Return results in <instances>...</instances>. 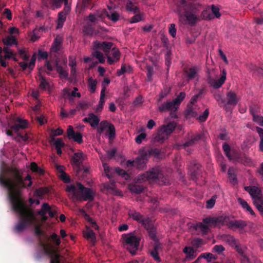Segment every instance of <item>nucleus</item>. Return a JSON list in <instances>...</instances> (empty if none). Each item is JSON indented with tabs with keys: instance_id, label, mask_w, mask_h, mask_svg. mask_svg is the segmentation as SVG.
Wrapping results in <instances>:
<instances>
[{
	"instance_id": "338daca9",
	"label": "nucleus",
	"mask_w": 263,
	"mask_h": 263,
	"mask_svg": "<svg viewBox=\"0 0 263 263\" xmlns=\"http://www.w3.org/2000/svg\"><path fill=\"white\" fill-rule=\"evenodd\" d=\"M111 52L112 55L116 61H118L120 59V52L117 48L113 47L111 49Z\"/></svg>"
},
{
	"instance_id": "e433bc0d",
	"label": "nucleus",
	"mask_w": 263,
	"mask_h": 263,
	"mask_svg": "<svg viewBox=\"0 0 263 263\" xmlns=\"http://www.w3.org/2000/svg\"><path fill=\"white\" fill-rule=\"evenodd\" d=\"M167 136V135H166L165 133H162L161 132V129H160L157 135L154 137V141L160 143H163L166 138Z\"/></svg>"
},
{
	"instance_id": "49530a36",
	"label": "nucleus",
	"mask_w": 263,
	"mask_h": 263,
	"mask_svg": "<svg viewBox=\"0 0 263 263\" xmlns=\"http://www.w3.org/2000/svg\"><path fill=\"white\" fill-rule=\"evenodd\" d=\"M64 3L65 4L68 3V0H51L50 3L52 5V6L59 8H60L62 5V4Z\"/></svg>"
},
{
	"instance_id": "bb28decb",
	"label": "nucleus",
	"mask_w": 263,
	"mask_h": 263,
	"mask_svg": "<svg viewBox=\"0 0 263 263\" xmlns=\"http://www.w3.org/2000/svg\"><path fill=\"white\" fill-rule=\"evenodd\" d=\"M206 224L203 222H198L195 226L196 230H199L202 233V235H206L210 230L209 227L206 225Z\"/></svg>"
},
{
	"instance_id": "393cba45",
	"label": "nucleus",
	"mask_w": 263,
	"mask_h": 263,
	"mask_svg": "<svg viewBox=\"0 0 263 263\" xmlns=\"http://www.w3.org/2000/svg\"><path fill=\"white\" fill-rule=\"evenodd\" d=\"M191 167V175L193 179H195L198 175V171L199 170L201 165L196 161H193L191 162L190 166Z\"/></svg>"
},
{
	"instance_id": "052dcab7",
	"label": "nucleus",
	"mask_w": 263,
	"mask_h": 263,
	"mask_svg": "<svg viewBox=\"0 0 263 263\" xmlns=\"http://www.w3.org/2000/svg\"><path fill=\"white\" fill-rule=\"evenodd\" d=\"M115 172L119 176H121L123 177H124L125 179H126L127 177H128V175L126 173L125 171H124L123 169L120 168V167H116L115 168Z\"/></svg>"
},
{
	"instance_id": "473e14b6",
	"label": "nucleus",
	"mask_w": 263,
	"mask_h": 263,
	"mask_svg": "<svg viewBox=\"0 0 263 263\" xmlns=\"http://www.w3.org/2000/svg\"><path fill=\"white\" fill-rule=\"evenodd\" d=\"M91 55L93 57L97 58L100 63L103 64L105 62V58L103 53L98 51V49H95L93 48V51L92 52Z\"/></svg>"
},
{
	"instance_id": "5fc2aeb1",
	"label": "nucleus",
	"mask_w": 263,
	"mask_h": 263,
	"mask_svg": "<svg viewBox=\"0 0 263 263\" xmlns=\"http://www.w3.org/2000/svg\"><path fill=\"white\" fill-rule=\"evenodd\" d=\"M3 52L5 53V59H10L14 56V53L7 47L3 48Z\"/></svg>"
},
{
	"instance_id": "4d7b16f0",
	"label": "nucleus",
	"mask_w": 263,
	"mask_h": 263,
	"mask_svg": "<svg viewBox=\"0 0 263 263\" xmlns=\"http://www.w3.org/2000/svg\"><path fill=\"white\" fill-rule=\"evenodd\" d=\"M49 86V83L46 80V79L40 76V87L42 89H45L47 86Z\"/></svg>"
},
{
	"instance_id": "ea45409f",
	"label": "nucleus",
	"mask_w": 263,
	"mask_h": 263,
	"mask_svg": "<svg viewBox=\"0 0 263 263\" xmlns=\"http://www.w3.org/2000/svg\"><path fill=\"white\" fill-rule=\"evenodd\" d=\"M222 149L226 156L228 158V159L230 160H233V158L230 153L231 147L230 145L228 143H224L223 144Z\"/></svg>"
},
{
	"instance_id": "72a5a7b5",
	"label": "nucleus",
	"mask_w": 263,
	"mask_h": 263,
	"mask_svg": "<svg viewBox=\"0 0 263 263\" xmlns=\"http://www.w3.org/2000/svg\"><path fill=\"white\" fill-rule=\"evenodd\" d=\"M159 248V245L156 244L153 250L151 252V256L154 258V259L157 261V262H160L161 259L158 254V249Z\"/></svg>"
},
{
	"instance_id": "a18cd8bd",
	"label": "nucleus",
	"mask_w": 263,
	"mask_h": 263,
	"mask_svg": "<svg viewBox=\"0 0 263 263\" xmlns=\"http://www.w3.org/2000/svg\"><path fill=\"white\" fill-rule=\"evenodd\" d=\"M104 188L109 192H116V193L117 192V191L115 188V183L114 182L104 184Z\"/></svg>"
},
{
	"instance_id": "0e129e2a",
	"label": "nucleus",
	"mask_w": 263,
	"mask_h": 263,
	"mask_svg": "<svg viewBox=\"0 0 263 263\" xmlns=\"http://www.w3.org/2000/svg\"><path fill=\"white\" fill-rule=\"evenodd\" d=\"M249 69L251 71L253 72L254 73H256L257 74L262 73V69L258 67H257L255 65L251 64L249 66Z\"/></svg>"
},
{
	"instance_id": "8fccbe9b",
	"label": "nucleus",
	"mask_w": 263,
	"mask_h": 263,
	"mask_svg": "<svg viewBox=\"0 0 263 263\" xmlns=\"http://www.w3.org/2000/svg\"><path fill=\"white\" fill-rule=\"evenodd\" d=\"M256 208L263 215V198L260 199H257L253 202Z\"/></svg>"
},
{
	"instance_id": "bf43d9fd",
	"label": "nucleus",
	"mask_w": 263,
	"mask_h": 263,
	"mask_svg": "<svg viewBox=\"0 0 263 263\" xmlns=\"http://www.w3.org/2000/svg\"><path fill=\"white\" fill-rule=\"evenodd\" d=\"M51 141H54V146L55 148H62L65 145V144L62 139L58 138L56 140L54 138H52Z\"/></svg>"
},
{
	"instance_id": "1a4fd4ad",
	"label": "nucleus",
	"mask_w": 263,
	"mask_h": 263,
	"mask_svg": "<svg viewBox=\"0 0 263 263\" xmlns=\"http://www.w3.org/2000/svg\"><path fill=\"white\" fill-rule=\"evenodd\" d=\"M144 228L147 230L150 238L155 241L157 239V230L154 226L152 220L148 217L147 218V222L143 225Z\"/></svg>"
},
{
	"instance_id": "4be33fe9",
	"label": "nucleus",
	"mask_w": 263,
	"mask_h": 263,
	"mask_svg": "<svg viewBox=\"0 0 263 263\" xmlns=\"http://www.w3.org/2000/svg\"><path fill=\"white\" fill-rule=\"evenodd\" d=\"M247 225V222L242 220H235L229 221L228 228L230 229L238 228L242 229Z\"/></svg>"
},
{
	"instance_id": "a19ab883",
	"label": "nucleus",
	"mask_w": 263,
	"mask_h": 263,
	"mask_svg": "<svg viewBox=\"0 0 263 263\" xmlns=\"http://www.w3.org/2000/svg\"><path fill=\"white\" fill-rule=\"evenodd\" d=\"M49 210L50 206L48 203H44L42 204L41 209L37 212V214L40 216H44L46 215Z\"/></svg>"
},
{
	"instance_id": "6e6552de",
	"label": "nucleus",
	"mask_w": 263,
	"mask_h": 263,
	"mask_svg": "<svg viewBox=\"0 0 263 263\" xmlns=\"http://www.w3.org/2000/svg\"><path fill=\"white\" fill-rule=\"evenodd\" d=\"M227 73L224 70L222 71V74L218 80H215L209 74L207 79L208 84L214 89L220 88L224 83L226 80Z\"/></svg>"
},
{
	"instance_id": "3c124183",
	"label": "nucleus",
	"mask_w": 263,
	"mask_h": 263,
	"mask_svg": "<svg viewBox=\"0 0 263 263\" xmlns=\"http://www.w3.org/2000/svg\"><path fill=\"white\" fill-rule=\"evenodd\" d=\"M30 169L33 172L37 173L40 174H43V171L39 167L35 162H31L30 164Z\"/></svg>"
},
{
	"instance_id": "09e8293b",
	"label": "nucleus",
	"mask_w": 263,
	"mask_h": 263,
	"mask_svg": "<svg viewBox=\"0 0 263 263\" xmlns=\"http://www.w3.org/2000/svg\"><path fill=\"white\" fill-rule=\"evenodd\" d=\"M66 14H65L64 12H60L58 14V27L59 28L61 26V27L63 26L66 17Z\"/></svg>"
},
{
	"instance_id": "58836bf2",
	"label": "nucleus",
	"mask_w": 263,
	"mask_h": 263,
	"mask_svg": "<svg viewBox=\"0 0 263 263\" xmlns=\"http://www.w3.org/2000/svg\"><path fill=\"white\" fill-rule=\"evenodd\" d=\"M84 235L87 239H90L94 241L96 240V234L91 229H87Z\"/></svg>"
},
{
	"instance_id": "4468645a",
	"label": "nucleus",
	"mask_w": 263,
	"mask_h": 263,
	"mask_svg": "<svg viewBox=\"0 0 263 263\" xmlns=\"http://www.w3.org/2000/svg\"><path fill=\"white\" fill-rule=\"evenodd\" d=\"M95 49H102L103 50L106 54H108L110 52L113 44L111 42H100L99 41H96L93 43Z\"/></svg>"
},
{
	"instance_id": "f3484780",
	"label": "nucleus",
	"mask_w": 263,
	"mask_h": 263,
	"mask_svg": "<svg viewBox=\"0 0 263 263\" xmlns=\"http://www.w3.org/2000/svg\"><path fill=\"white\" fill-rule=\"evenodd\" d=\"M28 124V122L26 120H22L18 118L11 128L15 132H17L21 129H24L27 128Z\"/></svg>"
},
{
	"instance_id": "6e6d98bb",
	"label": "nucleus",
	"mask_w": 263,
	"mask_h": 263,
	"mask_svg": "<svg viewBox=\"0 0 263 263\" xmlns=\"http://www.w3.org/2000/svg\"><path fill=\"white\" fill-rule=\"evenodd\" d=\"M50 238L57 246H59L61 242L60 237L55 233H53Z\"/></svg>"
},
{
	"instance_id": "864d4df0",
	"label": "nucleus",
	"mask_w": 263,
	"mask_h": 263,
	"mask_svg": "<svg viewBox=\"0 0 263 263\" xmlns=\"http://www.w3.org/2000/svg\"><path fill=\"white\" fill-rule=\"evenodd\" d=\"M107 17L112 21V22H116L119 20V14L116 12H110L107 14Z\"/></svg>"
},
{
	"instance_id": "c9c22d12",
	"label": "nucleus",
	"mask_w": 263,
	"mask_h": 263,
	"mask_svg": "<svg viewBox=\"0 0 263 263\" xmlns=\"http://www.w3.org/2000/svg\"><path fill=\"white\" fill-rule=\"evenodd\" d=\"M185 97V93L184 92H181L177 96V97L174 99L172 101L176 107H178L180 105V103L183 101Z\"/></svg>"
},
{
	"instance_id": "f257e3e1",
	"label": "nucleus",
	"mask_w": 263,
	"mask_h": 263,
	"mask_svg": "<svg viewBox=\"0 0 263 263\" xmlns=\"http://www.w3.org/2000/svg\"><path fill=\"white\" fill-rule=\"evenodd\" d=\"M22 174V171L13 166L6 167L0 173V184L8 191L12 210L20 216L14 228L15 233L23 231L35 220L33 211L27 206L21 196V190L26 187L24 180L31 181V177L27 175L24 179Z\"/></svg>"
},
{
	"instance_id": "79ce46f5",
	"label": "nucleus",
	"mask_w": 263,
	"mask_h": 263,
	"mask_svg": "<svg viewBox=\"0 0 263 263\" xmlns=\"http://www.w3.org/2000/svg\"><path fill=\"white\" fill-rule=\"evenodd\" d=\"M146 162L142 159L137 158L135 160V166L139 170H142L145 167Z\"/></svg>"
},
{
	"instance_id": "680f3d73",
	"label": "nucleus",
	"mask_w": 263,
	"mask_h": 263,
	"mask_svg": "<svg viewBox=\"0 0 263 263\" xmlns=\"http://www.w3.org/2000/svg\"><path fill=\"white\" fill-rule=\"evenodd\" d=\"M48 189L47 188H39L36 189L35 191V193L39 197H42L44 195L48 193Z\"/></svg>"
},
{
	"instance_id": "c85d7f7f",
	"label": "nucleus",
	"mask_w": 263,
	"mask_h": 263,
	"mask_svg": "<svg viewBox=\"0 0 263 263\" xmlns=\"http://www.w3.org/2000/svg\"><path fill=\"white\" fill-rule=\"evenodd\" d=\"M106 135L107 136L109 140L114 139L116 136V129L114 125L111 123L108 124L107 128Z\"/></svg>"
},
{
	"instance_id": "e2e57ef3",
	"label": "nucleus",
	"mask_w": 263,
	"mask_h": 263,
	"mask_svg": "<svg viewBox=\"0 0 263 263\" xmlns=\"http://www.w3.org/2000/svg\"><path fill=\"white\" fill-rule=\"evenodd\" d=\"M209 110L208 109H206L203 113L200 116H199V117H198V120L200 122H205L208 116H209Z\"/></svg>"
},
{
	"instance_id": "6ab92c4d",
	"label": "nucleus",
	"mask_w": 263,
	"mask_h": 263,
	"mask_svg": "<svg viewBox=\"0 0 263 263\" xmlns=\"http://www.w3.org/2000/svg\"><path fill=\"white\" fill-rule=\"evenodd\" d=\"M63 43V39L60 35L57 36L52 43L50 48V51L53 53H57L61 49Z\"/></svg>"
},
{
	"instance_id": "423d86ee",
	"label": "nucleus",
	"mask_w": 263,
	"mask_h": 263,
	"mask_svg": "<svg viewBox=\"0 0 263 263\" xmlns=\"http://www.w3.org/2000/svg\"><path fill=\"white\" fill-rule=\"evenodd\" d=\"M230 218L225 214H222L217 217H209L203 219V222L205 224L214 225L215 227H220L223 226L229 227Z\"/></svg>"
},
{
	"instance_id": "69168bd1",
	"label": "nucleus",
	"mask_w": 263,
	"mask_h": 263,
	"mask_svg": "<svg viewBox=\"0 0 263 263\" xmlns=\"http://www.w3.org/2000/svg\"><path fill=\"white\" fill-rule=\"evenodd\" d=\"M204 91V88L201 89L200 90L198 93L195 95L191 99L190 103L192 104H194L196 102H197L198 98L200 97V96L203 93Z\"/></svg>"
},
{
	"instance_id": "5701e85b",
	"label": "nucleus",
	"mask_w": 263,
	"mask_h": 263,
	"mask_svg": "<svg viewBox=\"0 0 263 263\" xmlns=\"http://www.w3.org/2000/svg\"><path fill=\"white\" fill-rule=\"evenodd\" d=\"M176 126V123L173 121L169 122L166 125H163L160 129L161 132L168 135L173 133Z\"/></svg>"
},
{
	"instance_id": "7ed1b4c3",
	"label": "nucleus",
	"mask_w": 263,
	"mask_h": 263,
	"mask_svg": "<svg viewBox=\"0 0 263 263\" xmlns=\"http://www.w3.org/2000/svg\"><path fill=\"white\" fill-rule=\"evenodd\" d=\"M146 180L158 182L160 185H167L169 183L167 178L157 168H153L138 176V181L141 182Z\"/></svg>"
},
{
	"instance_id": "f8f14e48",
	"label": "nucleus",
	"mask_w": 263,
	"mask_h": 263,
	"mask_svg": "<svg viewBox=\"0 0 263 263\" xmlns=\"http://www.w3.org/2000/svg\"><path fill=\"white\" fill-rule=\"evenodd\" d=\"M67 136L69 139H73L79 144L83 142V136L80 132L76 133L72 126L69 125L67 130Z\"/></svg>"
},
{
	"instance_id": "2f4dec72",
	"label": "nucleus",
	"mask_w": 263,
	"mask_h": 263,
	"mask_svg": "<svg viewBox=\"0 0 263 263\" xmlns=\"http://www.w3.org/2000/svg\"><path fill=\"white\" fill-rule=\"evenodd\" d=\"M133 70L132 67L129 66H126L125 64H122L120 70H117V76H121L126 72L130 73Z\"/></svg>"
},
{
	"instance_id": "9d476101",
	"label": "nucleus",
	"mask_w": 263,
	"mask_h": 263,
	"mask_svg": "<svg viewBox=\"0 0 263 263\" xmlns=\"http://www.w3.org/2000/svg\"><path fill=\"white\" fill-rule=\"evenodd\" d=\"M246 191L248 192L253 200V202L257 199L262 198L261 190L255 186H248L245 187Z\"/></svg>"
},
{
	"instance_id": "4c0bfd02",
	"label": "nucleus",
	"mask_w": 263,
	"mask_h": 263,
	"mask_svg": "<svg viewBox=\"0 0 263 263\" xmlns=\"http://www.w3.org/2000/svg\"><path fill=\"white\" fill-rule=\"evenodd\" d=\"M126 9L128 11L133 12L136 13L139 11V9L138 7L134 6L132 2L128 1L126 5Z\"/></svg>"
},
{
	"instance_id": "de8ad7c7",
	"label": "nucleus",
	"mask_w": 263,
	"mask_h": 263,
	"mask_svg": "<svg viewBox=\"0 0 263 263\" xmlns=\"http://www.w3.org/2000/svg\"><path fill=\"white\" fill-rule=\"evenodd\" d=\"M108 124L107 121H103L100 123V126L97 128V131L100 135L107 129Z\"/></svg>"
},
{
	"instance_id": "f03ea898",
	"label": "nucleus",
	"mask_w": 263,
	"mask_h": 263,
	"mask_svg": "<svg viewBox=\"0 0 263 263\" xmlns=\"http://www.w3.org/2000/svg\"><path fill=\"white\" fill-rule=\"evenodd\" d=\"M65 191L71 194V198L80 201L94 200L95 193L91 188L85 187L80 182H77L76 185L71 184L67 185Z\"/></svg>"
},
{
	"instance_id": "c03bdc74",
	"label": "nucleus",
	"mask_w": 263,
	"mask_h": 263,
	"mask_svg": "<svg viewBox=\"0 0 263 263\" xmlns=\"http://www.w3.org/2000/svg\"><path fill=\"white\" fill-rule=\"evenodd\" d=\"M200 257L202 258H205L207 259L208 262H211L212 260H216L217 258V256L214 255L210 253H204L200 254Z\"/></svg>"
},
{
	"instance_id": "20e7f679",
	"label": "nucleus",
	"mask_w": 263,
	"mask_h": 263,
	"mask_svg": "<svg viewBox=\"0 0 263 263\" xmlns=\"http://www.w3.org/2000/svg\"><path fill=\"white\" fill-rule=\"evenodd\" d=\"M122 237L124 242L125 247L132 255H135L139 246L140 237L130 234H124Z\"/></svg>"
},
{
	"instance_id": "603ef678",
	"label": "nucleus",
	"mask_w": 263,
	"mask_h": 263,
	"mask_svg": "<svg viewBox=\"0 0 263 263\" xmlns=\"http://www.w3.org/2000/svg\"><path fill=\"white\" fill-rule=\"evenodd\" d=\"M224 240L230 245H235L236 240L234 236L230 235H226L224 237Z\"/></svg>"
},
{
	"instance_id": "7c9ffc66",
	"label": "nucleus",
	"mask_w": 263,
	"mask_h": 263,
	"mask_svg": "<svg viewBox=\"0 0 263 263\" xmlns=\"http://www.w3.org/2000/svg\"><path fill=\"white\" fill-rule=\"evenodd\" d=\"M55 68L57 71L60 76V78L65 79L68 78V73L67 71L65 70L61 65L58 64V63H56Z\"/></svg>"
},
{
	"instance_id": "13d9d810",
	"label": "nucleus",
	"mask_w": 263,
	"mask_h": 263,
	"mask_svg": "<svg viewBox=\"0 0 263 263\" xmlns=\"http://www.w3.org/2000/svg\"><path fill=\"white\" fill-rule=\"evenodd\" d=\"M161 151L157 148H152L148 150V154L149 156H154L158 157L160 154Z\"/></svg>"
},
{
	"instance_id": "37998d69",
	"label": "nucleus",
	"mask_w": 263,
	"mask_h": 263,
	"mask_svg": "<svg viewBox=\"0 0 263 263\" xmlns=\"http://www.w3.org/2000/svg\"><path fill=\"white\" fill-rule=\"evenodd\" d=\"M91 122L90 125L92 127H96L99 124V118L93 113H90Z\"/></svg>"
},
{
	"instance_id": "dca6fc26",
	"label": "nucleus",
	"mask_w": 263,
	"mask_h": 263,
	"mask_svg": "<svg viewBox=\"0 0 263 263\" xmlns=\"http://www.w3.org/2000/svg\"><path fill=\"white\" fill-rule=\"evenodd\" d=\"M193 7L190 9H189L183 15V18H185V20L188 24L191 25H194L198 20V17L193 13Z\"/></svg>"
},
{
	"instance_id": "c756f323",
	"label": "nucleus",
	"mask_w": 263,
	"mask_h": 263,
	"mask_svg": "<svg viewBox=\"0 0 263 263\" xmlns=\"http://www.w3.org/2000/svg\"><path fill=\"white\" fill-rule=\"evenodd\" d=\"M238 201L239 203L242 206V207L246 209L247 211L249 212L251 215H254L255 213L251 208V206L248 204L247 201L244 200L243 199L239 198L238 199Z\"/></svg>"
},
{
	"instance_id": "cd10ccee",
	"label": "nucleus",
	"mask_w": 263,
	"mask_h": 263,
	"mask_svg": "<svg viewBox=\"0 0 263 263\" xmlns=\"http://www.w3.org/2000/svg\"><path fill=\"white\" fill-rule=\"evenodd\" d=\"M183 252L186 254V257L193 259L196 256V252L192 247H185L183 250Z\"/></svg>"
},
{
	"instance_id": "aec40b11",
	"label": "nucleus",
	"mask_w": 263,
	"mask_h": 263,
	"mask_svg": "<svg viewBox=\"0 0 263 263\" xmlns=\"http://www.w3.org/2000/svg\"><path fill=\"white\" fill-rule=\"evenodd\" d=\"M142 182L138 181L137 178L135 183L130 184L129 185V189L130 192L137 194L141 193L145 188L143 185L140 184Z\"/></svg>"
},
{
	"instance_id": "ddd939ff",
	"label": "nucleus",
	"mask_w": 263,
	"mask_h": 263,
	"mask_svg": "<svg viewBox=\"0 0 263 263\" xmlns=\"http://www.w3.org/2000/svg\"><path fill=\"white\" fill-rule=\"evenodd\" d=\"M226 96L227 101L224 103V108L226 109H227L229 105H236L239 101V99L234 91L230 90L227 93Z\"/></svg>"
},
{
	"instance_id": "b1692460",
	"label": "nucleus",
	"mask_w": 263,
	"mask_h": 263,
	"mask_svg": "<svg viewBox=\"0 0 263 263\" xmlns=\"http://www.w3.org/2000/svg\"><path fill=\"white\" fill-rule=\"evenodd\" d=\"M2 41L3 44L7 46H12L18 44L16 38L13 35L6 36L3 39Z\"/></svg>"
},
{
	"instance_id": "0eeeda50",
	"label": "nucleus",
	"mask_w": 263,
	"mask_h": 263,
	"mask_svg": "<svg viewBox=\"0 0 263 263\" xmlns=\"http://www.w3.org/2000/svg\"><path fill=\"white\" fill-rule=\"evenodd\" d=\"M82 152H78L74 154L71 158V164L73 166V170L76 175H79V172L81 170L82 164Z\"/></svg>"
},
{
	"instance_id": "774afa93",
	"label": "nucleus",
	"mask_w": 263,
	"mask_h": 263,
	"mask_svg": "<svg viewBox=\"0 0 263 263\" xmlns=\"http://www.w3.org/2000/svg\"><path fill=\"white\" fill-rule=\"evenodd\" d=\"M224 250L225 248L222 245H215L213 248V252H216L218 254H220Z\"/></svg>"
},
{
	"instance_id": "2eb2a0df",
	"label": "nucleus",
	"mask_w": 263,
	"mask_h": 263,
	"mask_svg": "<svg viewBox=\"0 0 263 263\" xmlns=\"http://www.w3.org/2000/svg\"><path fill=\"white\" fill-rule=\"evenodd\" d=\"M157 106L158 110L160 112L170 111L172 108H175L174 110L178 109V107H176L173 101H167L163 103H158Z\"/></svg>"
},
{
	"instance_id": "a878e982",
	"label": "nucleus",
	"mask_w": 263,
	"mask_h": 263,
	"mask_svg": "<svg viewBox=\"0 0 263 263\" xmlns=\"http://www.w3.org/2000/svg\"><path fill=\"white\" fill-rule=\"evenodd\" d=\"M201 138V136L200 134L194 135L191 137V139L183 143L181 146L183 148H185L186 147L193 146L195 145Z\"/></svg>"
},
{
	"instance_id": "39448f33",
	"label": "nucleus",
	"mask_w": 263,
	"mask_h": 263,
	"mask_svg": "<svg viewBox=\"0 0 263 263\" xmlns=\"http://www.w3.org/2000/svg\"><path fill=\"white\" fill-rule=\"evenodd\" d=\"M34 234L37 237L40 246L43 248L44 252L46 254L50 255L51 254L50 250V245L45 242L42 238L43 236L47 241H49V238L47 235L42 230L41 226L36 225L34 228Z\"/></svg>"
},
{
	"instance_id": "9b49d317",
	"label": "nucleus",
	"mask_w": 263,
	"mask_h": 263,
	"mask_svg": "<svg viewBox=\"0 0 263 263\" xmlns=\"http://www.w3.org/2000/svg\"><path fill=\"white\" fill-rule=\"evenodd\" d=\"M193 5L191 3L187 4L185 0H180L178 4H177V12L179 15L180 19L183 18V15L186 11L189 9H190L193 7Z\"/></svg>"
},
{
	"instance_id": "f704fd0d",
	"label": "nucleus",
	"mask_w": 263,
	"mask_h": 263,
	"mask_svg": "<svg viewBox=\"0 0 263 263\" xmlns=\"http://www.w3.org/2000/svg\"><path fill=\"white\" fill-rule=\"evenodd\" d=\"M97 82L96 80H94L90 77L88 80V89L91 93H94L96 89Z\"/></svg>"
},
{
	"instance_id": "a211bd4d",
	"label": "nucleus",
	"mask_w": 263,
	"mask_h": 263,
	"mask_svg": "<svg viewBox=\"0 0 263 263\" xmlns=\"http://www.w3.org/2000/svg\"><path fill=\"white\" fill-rule=\"evenodd\" d=\"M128 215L130 218L141 223L143 226L146 223V221H147V218H144L142 215L136 211L130 210Z\"/></svg>"
},
{
	"instance_id": "412c9836",
	"label": "nucleus",
	"mask_w": 263,
	"mask_h": 263,
	"mask_svg": "<svg viewBox=\"0 0 263 263\" xmlns=\"http://www.w3.org/2000/svg\"><path fill=\"white\" fill-rule=\"evenodd\" d=\"M198 70L197 67L195 66L184 69V71L188 81L192 80L196 78L198 79Z\"/></svg>"
}]
</instances>
